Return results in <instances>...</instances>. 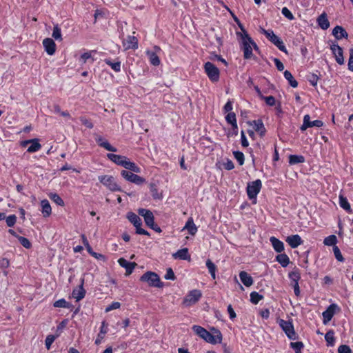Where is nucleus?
I'll return each mask as SVG.
<instances>
[{"mask_svg":"<svg viewBox=\"0 0 353 353\" xmlns=\"http://www.w3.org/2000/svg\"><path fill=\"white\" fill-rule=\"evenodd\" d=\"M123 168L129 170H131L135 173H139L141 172L140 168L138 167L134 163L130 161L128 158L125 161Z\"/></svg>","mask_w":353,"mask_h":353,"instance_id":"obj_33","label":"nucleus"},{"mask_svg":"<svg viewBox=\"0 0 353 353\" xmlns=\"http://www.w3.org/2000/svg\"><path fill=\"white\" fill-rule=\"evenodd\" d=\"M325 339L327 346H333L334 345L335 337L333 330H329L325 335Z\"/></svg>","mask_w":353,"mask_h":353,"instance_id":"obj_38","label":"nucleus"},{"mask_svg":"<svg viewBox=\"0 0 353 353\" xmlns=\"http://www.w3.org/2000/svg\"><path fill=\"white\" fill-rule=\"evenodd\" d=\"M121 174L126 181L135 183L136 185H141L145 181L144 178L129 171L122 170Z\"/></svg>","mask_w":353,"mask_h":353,"instance_id":"obj_10","label":"nucleus"},{"mask_svg":"<svg viewBox=\"0 0 353 353\" xmlns=\"http://www.w3.org/2000/svg\"><path fill=\"white\" fill-rule=\"evenodd\" d=\"M284 77L292 88H296L298 86V82L294 79L290 71L285 70L284 72Z\"/></svg>","mask_w":353,"mask_h":353,"instance_id":"obj_39","label":"nucleus"},{"mask_svg":"<svg viewBox=\"0 0 353 353\" xmlns=\"http://www.w3.org/2000/svg\"><path fill=\"white\" fill-rule=\"evenodd\" d=\"M338 353H352V350L348 345H341L338 348Z\"/></svg>","mask_w":353,"mask_h":353,"instance_id":"obj_58","label":"nucleus"},{"mask_svg":"<svg viewBox=\"0 0 353 353\" xmlns=\"http://www.w3.org/2000/svg\"><path fill=\"white\" fill-rule=\"evenodd\" d=\"M239 277L241 282L246 286L250 287L253 284V279L246 272L241 271L239 273Z\"/></svg>","mask_w":353,"mask_h":353,"instance_id":"obj_27","label":"nucleus"},{"mask_svg":"<svg viewBox=\"0 0 353 353\" xmlns=\"http://www.w3.org/2000/svg\"><path fill=\"white\" fill-rule=\"evenodd\" d=\"M318 80H319V77H318V76H317L316 74H312L310 76V79H309V81H310V83H311L312 85H314V86L316 85L317 82H318Z\"/></svg>","mask_w":353,"mask_h":353,"instance_id":"obj_64","label":"nucleus"},{"mask_svg":"<svg viewBox=\"0 0 353 353\" xmlns=\"http://www.w3.org/2000/svg\"><path fill=\"white\" fill-rule=\"evenodd\" d=\"M52 37L56 40H59V41L62 40L61 29L58 27V26H54L53 32H52Z\"/></svg>","mask_w":353,"mask_h":353,"instance_id":"obj_50","label":"nucleus"},{"mask_svg":"<svg viewBox=\"0 0 353 353\" xmlns=\"http://www.w3.org/2000/svg\"><path fill=\"white\" fill-rule=\"evenodd\" d=\"M18 239L20 243L26 248H30L31 247V243L30 241L23 236H18Z\"/></svg>","mask_w":353,"mask_h":353,"instance_id":"obj_54","label":"nucleus"},{"mask_svg":"<svg viewBox=\"0 0 353 353\" xmlns=\"http://www.w3.org/2000/svg\"><path fill=\"white\" fill-rule=\"evenodd\" d=\"M127 218L134 225L135 228H138V226H141V219L135 213L132 212H128L127 214Z\"/></svg>","mask_w":353,"mask_h":353,"instance_id":"obj_26","label":"nucleus"},{"mask_svg":"<svg viewBox=\"0 0 353 353\" xmlns=\"http://www.w3.org/2000/svg\"><path fill=\"white\" fill-rule=\"evenodd\" d=\"M150 192L152 193V197L154 199H161L162 198V194L159 193L158 190L154 183H151L150 185Z\"/></svg>","mask_w":353,"mask_h":353,"instance_id":"obj_46","label":"nucleus"},{"mask_svg":"<svg viewBox=\"0 0 353 353\" xmlns=\"http://www.w3.org/2000/svg\"><path fill=\"white\" fill-rule=\"evenodd\" d=\"M323 123L321 120H315V121H311L310 117L308 114H306L303 117V123L301 126L300 129H301V130L304 131L308 128H312V127H314V126L319 128V127L323 126Z\"/></svg>","mask_w":353,"mask_h":353,"instance_id":"obj_12","label":"nucleus"},{"mask_svg":"<svg viewBox=\"0 0 353 353\" xmlns=\"http://www.w3.org/2000/svg\"><path fill=\"white\" fill-rule=\"evenodd\" d=\"M332 34L336 39H341L342 38H347L348 34L345 30L340 26H336L332 30Z\"/></svg>","mask_w":353,"mask_h":353,"instance_id":"obj_20","label":"nucleus"},{"mask_svg":"<svg viewBox=\"0 0 353 353\" xmlns=\"http://www.w3.org/2000/svg\"><path fill=\"white\" fill-rule=\"evenodd\" d=\"M105 62L107 65H110L111 68L115 72H119L121 70V62H112L110 59H105Z\"/></svg>","mask_w":353,"mask_h":353,"instance_id":"obj_45","label":"nucleus"},{"mask_svg":"<svg viewBox=\"0 0 353 353\" xmlns=\"http://www.w3.org/2000/svg\"><path fill=\"white\" fill-rule=\"evenodd\" d=\"M55 307H63V308H69L70 303H68L64 299H59L55 301L53 304Z\"/></svg>","mask_w":353,"mask_h":353,"instance_id":"obj_48","label":"nucleus"},{"mask_svg":"<svg viewBox=\"0 0 353 353\" xmlns=\"http://www.w3.org/2000/svg\"><path fill=\"white\" fill-rule=\"evenodd\" d=\"M305 161V158L301 155H294L291 154L289 157V163L290 165H294L299 163H303Z\"/></svg>","mask_w":353,"mask_h":353,"instance_id":"obj_36","label":"nucleus"},{"mask_svg":"<svg viewBox=\"0 0 353 353\" xmlns=\"http://www.w3.org/2000/svg\"><path fill=\"white\" fill-rule=\"evenodd\" d=\"M55 340V336L54 335H48L45 341L46 347L48 350H50L51 345Z\"/></svg>","mask_w":353,"mask_h":353,"instance_id":"obj_57","label":"nucleus"},{"mask_svg":"<svg viewBox=\"0 0 353 353\" xmlns=\"http://www.w3.org/2000/svg\"><path fill=\"white\" fill-rule=\"evenodd\" d=\"M281 13L289 20H293L294 19L292 13L286 7L282 8Z\"/></svg>","mask_w":353,"mask_h":353,"instance_id":"obj_55","label":"nucleus"},{"mask_svg":"<svg viewBox=\"0 0 353 353\" xmlns=\"http://www.w3.org/2000/svg\"><path fill=\"white\" fill-rule=\"evenodd\" d=\"M107 157L110 161L114 162V163H116V164H117L119 165H121L123 167L125 161V160L127 159L126 157L121 156V155H118V154H112V153L108 154H107Z\"/></svg>","mask_w":353,"mask_h":353,"instance_id":"obj_19","label":"nucleus"},{"mask_svg":"<svg viewBox=\"0 0 353 353\" xmlns=\"http://www.w3.org/2000/svg\"><path fill=\"white\" fill-rule=\"evenodd\" d=\"M241 39L243 57L245 59H249L252 56V48L257 50L259 48L246 32H243V34L241 35Z\"/></svg>","mask_w":353,"mask_h":353,"instance_id":"obj_2","label":"nucleus"},{"mask_svg":"<svg viewBox=\"0 0 353 353\" xmlns=\"http://www.w3.org/2000/svg\"><path fill=\"white\" fill-rule=\"evenodd\" d=\"M270 241L276 252H281L284 250L283 243L279 240L278 239H276V237H270Z\"/></svg>","mask_w":353,"mask_h":353,"instance_id":"obj_29","label":"nucleus"},{"mask_svg":"<svg viewBox=\"0 0 353 353\" xmlns=\"http://www.w3.org/2000/svg\"><path fill=\"white\" fill-rule=\"evenodd\" d=\"M336 242H337L336 236L334 234L328 236L327 237L325 238V239L323 241V243L327 246H332V245L336 246L335 245H336Z\"/></svg>","mask_w":353,"mask_h":353,"instance_id":"obj_44","label":"nucleus"},{"mask_svg":"<svg viewBox=\"0 0 353 353\" xmlns=\"http://www.w3.org/2000/svg\"><path fill=\"white\" fill-rule=\"evenodd\" d=\"M286 242L292 248H297L299 245H300L303 243L301 238L298 234H294V235L288 236L286 239Z\"/></svg>","mask_w":353,"mask_h":353,"instance_id":"obj_18","label":"nucleus"},{"mask_svg":"<svg viewBox=\"0 0 353 353\" xmlns=\"http://www.w3.org/2000/svg\"><path fill=\"white\" fill-rule=\"evenodd\" d=\"M225 119L228 123L232 125L234 129L237 128L236 115L234 112H229L225 117Z\"/></svg>","mask_w":353,"mask_h":353,"instance_id":"obj_40","label":"nucleus"},{"mask_svg":"<svg viewBox=\"0 0 353 353\" xmlns=\"http://www.w3.org/2000/svg\"><path fill=\"white\" fill-rule=\"evenodd\" d=\"M263 298V296L256 292H252L250 294V301L254 304H257Z\"/></svg>","mask_w":353,"mask_h":353,"instance_id":"obj_47","label":"nucleus"},{"mask_svg":"<svg viewBox=\"0 0 353 353\" xmlns=\"http://www.w3.org/2000/svg\"><path fill=\"white\" fill-rule=\"evenodd\" d=\"M119 264L125 269V275L128 276L132 274L134 268L137 265L135 262H129L123 258H120L118 260Z\"/></svg>","mask_w":353,"mask_h":353,"instance_id":"obj_15","label":"nucleus"},{"mask_svg":"<svg viewBox=\"0 0 353 353\" xmlns=\"http://www.w3.org/2000/svg\"><path fill=\"white\" fill-rule=\"evenodd\" d=\"M121 307L119 302H113L108 307L105 308V312H108L112 310L118 309Z\"/></svg>","mask_w":353,"mask_h":353,"instance_id":"obj_59","label":"nucleus"},{"mask_svg":"<svg viewBox=\"0 0 353 353\" xmlns=\"http://www.w3.org/2000/svg\"><path fill=\"white\" fill-rule=\"evenodd\" d=\"M290 346L295 350L296 353H300L303 347L302 342H294L290 343Z\"/></svg>","mask_w":353,"mask_h":353,"instance_id":"obj_53","label":"nucleus"},{"mask_svg":"<svg viewBox=\"0 0 353 353\" xmlns=\"http://www.w3.org/2000/svg\"><path fill=\"white\" fill-rule=\"evenodd\" d=\"M276 261L283 266L286 267L290 263V259L285 254H281L276 256Z\"/></svg>","mask_w":353,"mask_h":353,"instance_id":"obj_41","label":"nucleus"},{"mask_svg":"<svg viewBox=\"0 0 353 353\" xmlns=\"http://www.w3.org/2000/svg\"><path fill=\"white\" fill-rule=\"evenodd\" d=\"M262 183L260 179H257L248 183L247 187L248 196L250 199H256L257 194L261 190Z\"/></svg>","mask_w":353,"mask_h":353,"instance_id":"obj_8","label":"nucleus"},{"mask_svg":"<svg viewBox=\"0 0 353 353\" xmlns=\"http://www.w3.org/2000/svg\"><path fill=\"white\" fill-rule=\"evenodd\" d=\"M80 121H81L82 124L86 126L88 128L92 129L93 128L92 123L85 117H81Z\"/></svg>","mask_w":353,"mask_h":353,"instance_id":"obj_60","label":"nucleus"},{"mask_svg":"<svg viewBox=\"0 0 353 353\" xmlns=\"http://www.w3.org/2000/svg\"><path fill=\"white\" fill-rule=\"evenodd\" d=\"M205 72L212 82L219 80L220 72L219 68L211 62H206L204 65Z\"/></svg>","mask_w":353,"mask_h":353,"instance_id":"obj_6","label":"nucleus"},{"mask_svg":"<svg viewBox=\"0 0 353 353\" xmlns=\"http://www.w3.org/2000/svg\"><path fill=\"white\" fill-rule=\"evenodd\" d=\"M84 279H81V285L78 289H74L72 292V296L78 301L84 298L85 291L83 288Z\"/></svg>","mask_w":353,"mask_h":353,"instance_id":"obj_21","label":"nucleus"},{"mask_svg":"<svg viewBox=\"0 0 353 353\" xmlns=\"http://www.w3.org/2000/svg\"><path fill=\"white\" fill-rule=\"evenodd\" d=\"M233 154L234 158L239 162V165H242L244 163L245 160L243 153L239 151H234L233 152Z\"/></svg>","mask_w":353,"mask_h":353,"instance_id":"obj_49","label":"nucleus"},{"mask_svg":"<svg viewBox=\"0 0 353 353\" xmlns=\"http://www.w3.org/2000/svg\"><path fill=\"white\" fill-rule=\"evenodd\" d=\"M260 32L265 34V37L281 51L288 54L287 49L283 41L278 36H276L272 30H265L263 28L260 27Z\"/></svg>","mask_w":353,"mask_h":353,"instance_id":"obj_4","label":"nucleus"},{"mask_svg":"<svg viewBox=\"0 0 353 353\" xmlns=\"http://www.w3.org/2000/svg\"><path fill=\"white\" fill-rule=\"evenodd\" d=\"M30 143V146L28 148L27 151L30 153H32L39 150L41 148V144L39 143V140L37 139H29L24 141L22 143L23 146H26L27 144Z\"/></svg>","mask_w":353,"mask_h":353,"instance_id":"obj_17","label":"nucleus"},{"mask_svg":"<svg viewBox=\"0 0 353 353\" xmlns=\"http://www.w3.org/2000/svg\"><path fill=\"white\" fill-rule=\"evenodd\" d=\"M330 49L335 57L337 63H339V65H343L344 63V57L342 48H341L337 44L333 43L330 46Z\"/></svg>","mask_w":353,"mask_h":353,"instance_id":"obj_13","label":"nucleus"},{"mask_svg":"<svg viewBox=\"0 0 353 353\" xmlns=\"http://www.w3.org/2000/svg\"><path fill=\"white\" fill-rule=\"evenodd\" d=\"M164 278L167 280L174 281L175 279V275L172 268H169L167 269Z\"/></svg>","mask_w":353,"mask_h":353,"instance_id":"obj_56","label":"nucleus"},{"mask_svg":"<svg viewBox=\"0 0 353 353\" xmlns=\"http://www.w3.org/2000/svg\"><path fill=\"white\" fill-rule=\"evenodd\" d=\"M123 46L125 50L129 49H137V38L134 36H128L127 38L123 41Z\"/></svg>","mask_w":353,"mask_h":353,"instance_id":"obj_14","label":"nucleus"},{"mask_svg":"<svg viewBox=\"0 0 353 353\" xmlns=\"http://www.w3.org/2000/svg\"><path fill=\"white\" fill-rule=\"evenodd\" d=\"M172 256L174 259H182V260H186V259H190V256L188 254V248H183V249L178 250L176 252H175L172 254Z\"/></svg>","mask_w":353,"mask_h":353,"instance_id":"obj_28","label":"nucleus"},{"mask_svg":"<svg viewBox=\"0 0 353 353\" xmlns=\"http://www.w3.org/2000/svg\"><path fill=\"white\" fill-rule=\"evenodd\" d=\"M183 230H187L190 234L194 235L197 232V227L194 223L193 219L192 217L189 218L183 228Z\"/></svg>","mask_w":353,"mask_h":353,"instance_id":"obj_25","label":"nucleus"},{"mask_svg":"<svg viewBox=\"0 0 353 353\" xmlns=\"http://www.w3.org/2000/svg\"><path fill=\"white\" fill-rule=\"evenodd\" d=\"M336 307V305L332 304L330 305L328 308L323 312V322L324 323H327L329 322L334 316V308Z\"/></svg>","mask_w":353,"mask_h":353,"instance_id":"obj_24","label":"nucleus"},{"mask_svg":"<svg viewBox=\"0 0 353 353\" xmlns=\"http://www.w3.org/2000/svg\"><path fill=\"white\" fill-rule=\"evenodd\" d=\"M317 23L320 28L323 30H327L330 27V22L327 19V14L323 12L318 18Z\"/></svg>","mask_w":353,"mask_h":353,"instance_id":"obj_23","label":"nucleus"},{"mask_svg":"<svg viewBox=\"0 0 353 353\" xmlns=\"http://www.w3.org/2000/svg\"><path fill=\"white\" fill-rule=\"evenodd\" d=\"M206 266H207L208 271H209L210 274H211L212 279H216V267L214 265V263H212V261L211 260L208 259L206 261Z\"/></svg>","mask_w":353,"mask_h":353,"instance_id":"obj_42","label":"nucleus"},{"mask_svg":"<svg viewBox=\"0 0 353 353\" xmlns=\"http://www.w3.org/2000/svg\"><path fill=\"white\" fill-rule=\"evenodd\" d=\"M6 224L8 227H12L17 222V216L14 214H12L6 217Z\"/></svg>","mask_w":353,"mask_h":353,"instance_id":"obj_51","label":"nucleus"},{"mask_svg":"<svg viewBox=\"0 0 353 353\" xmlns=\"http://www.w3.org/2000/svg\"><path fill=\"white\" fill-rule=\"evenodd\" d=\"M48 196L57 205L61 207L64 206L65 203L63 200L57 193L50 192V194H48Z\"/></svg>","mask_w":353,"mask_h":353,"instance_id":"obj_35","label":"nucleus"},{"mask_svg":"<svg viewBox=\"0 0 353 353\" xmlns=\"http://www.w3.org/2000/svg\"><path fill=\"white\" fill-rule=\"evenodd\" d=\"M348 67L350 70L353 71V49H350V58L348 60Z\"/></svg>","mask_w":353,"mask_h":353,"instance_id":"obj_63","label":"nucleus"},{"mask_svg":"<svg viewBox=\"0 0 353 353\" xmlns=\"http://www.w3.org/2000/svg\"><path fill=\"white\" fill-rule=\"evenodd\" d=\"M140 281L146 283L150 287L162 288L163 286L159 275L151 271L144 273L140 277Z\"/></svg>","mask_w":353,"mask_h":353,"instance_id":"obj_3","label":"nucleus"},{"mask_svg":"<svg viewBox=\"0 0 353 353\" xmlns=\"http://www.w3.org/2000/svg\"><path fill=\"white\" fill-rule=\"evenodd\" d=\"M41 212L43 217H48L52 214V208L49 201L43 199L41 201Z\"/></svg>","mask_w":353,"mask_h":353,"instance_id":"obj_22","label":"nucleus"},{"mask_svg":"<svg viewBox=\"0 0 353 353\" xmlns=\"http://www.w3.org/2000/svg\"><path fill=\"white\" fill-rule=\"evenodd\" d=\"M99 181L110 191H121L120 186L117 183L114 176L110 175H101L98 176Z\"/></svg>","mask_w":353,"mask_h":353,"instance_id":"obj_5","label":"nucleus"},{"mask_svg":"<svg viewBox=\"0 0 353 353\" xmlns=\"http://www.w3.org/2000/svg\"><path fill=\"white\" fill-rule=\"evenodd\" d=\"M138 213L143 217L144 221L148 227L153 226V223H154V216L150 210L144 208H139L138 210Z\"/></svg>","mask_w":353,"mask_h":353,"instance_id":"obj_11","label":"nucleus"},{"mask_svg":"<svg viewBox=\"0 0 353 353\" xmlns=\"http://www.w3.org/2000/svg\"><path fill=\"white\" fill-rule=\"evenodd\" d=\"M107 332H108V328H107L105 321H103V322H102L100 332L98 334L97 337L95 340L96 345L101 344V343L102 340L104 339V336L107 333Z\"/></svg>","mask_w":353,"mask_h":353,"instance_id":"obj_32","label":"nucleus"},{"mask_svg":"<svg viewBox=\"0 0 353 353\" xmlns=\"http://www.w3.org/2000/svg\"><path fill=\"white\" fill-rule=\"evenodd\" d=\"M146 54L148 55L150 62L152 65L158 66L160 64V59L156 52L148 50L146 51Z\"/></svg>","mask_w":353,"mask_h":353,"instance_id":"obj_31","label":"nucleus"},{"mask_svg":"<svg viewBox=\"0 0 353 353\" xmlns=\"http://www.w3.org/2000/svg\"><path fill=\"white\" fill-rule=\"evenodd\" d=\"M202 296V293L199 290H192L184 297L183 305L185 307L191 306L199 301Z\"/></svg>","mask_w":353,"mask_h":353,"instance_id":"obj_7","label":"nucleus"},{"mask_svg":"<svg viewBox=\"0 0 353 353\" xmlns=\"http://www.w3.org/2000/svg\"><path fill=\"white\" fill-rule=\"evenodd\" d=\"M279 325L290 339H296V333L294 332V326L292 322L281 319L279 321Z\"/></svg>","mask_w":353,"mask_h":353,"instance_id":"obj_9","label":"nucleus"},{"mask_svg":"<svg viewBox=\"0 0 353 353\" xmlns=\"http://www.w3.org/2000/svg\"><path fill=\"white\" fill-rule=\"evenodd\" d=\"M96 141L101 147L105 148L108 151H110V152H117V151L116 148L112 146L107 141H104L101 137H99L97 139H96Z\"/></svg>","mask_w":353,"mask_h":353,"instance_id":"obj_30","label":"nucleus"},{"mask_svg":"<svg viewBox=\"0 0 353 353\" xmlns=\"http://www.w3.org/2000/svg\"><path fill=\"white\" fill-rule=\"evenodd\" d=\"M192 330L196 335L207 343L214 345L221 343L222 341V334L219 330L214 327L211 328L212 333L200 325H193Z\"/></svg>","mask_w":353,"mask_h":353,"instance_id":"obj_1","label":"nucleus"},{"mask_svg":"<svg viewBox=\"0 0 353 353\" xmlns=\"http://www.w3.org/2000/svg\"><path fill=\"white\" fill-rule=\"evenodd\" d=\"M274 62L278 70L282 71L284 69L283 63L277 58L274 59Z\"/></svg>","mask_w":353,"mask_h":353,"instance_id":"obj_62","label":"nucleus"},{"mask_svg":"<svg viewBox=\"0 0 353 353\" xmlns=\"http://www.w3.org/2000/svg\"><path fill=\"white\" fill-rule=\"evenodd\" d=\"M263 98L264 99L265 103L268 105L272 106L275 104V99L274 97L269 96V97H263Z\"/></svg>","mask_w":353,"mask_h":353,"instance_id":"obj_61","label":"nucleus"},{"mask_svg":"<svg viewBox=\"0 0 353 353\" xmlns=\"http://www.w3.org/2000/svg\"><path fill=\"white\" fill-rule=\"evenodd\" d=\"M43 45L48 54L53 55L55 53L56 44L53 39L50 38L44 39L43 41Z\"/></svg>","mask_w":353,"mask_h":353,"instance_id":"obj_16","label":"nucleus"},{"mask_svg":"<svg viewBox=\"0 0 353 353\" xmlns=\"http://www.w3.org/2000/svg\"><path fill=\"white\" fill-rule=\"evenodd\" d=\"M254 129L259 133L261 137L264 136L266 132L264 125L261 120L254 121Z\"/></svg>","mask_w":353,"mask_h":353,"instance_id":"obj_34","label":"nucleus"},{"mask_svg":"<svg viewBox=\"0 0 353 353\" xmlns=\"http://www.w3.org/2000/svg\"><path fill=\"white\" fill-rule=\"evenodd\" d=\"M339 204L340 206L347 212H351V206L347 199L343 195H339Z\"/></svg>","mask_w":353,"mask_h":353,"instance_id":"obj_37","label":"nucleus"},{"mask_svg":"<svg viewBox=\"0 0 353 353\" xmlns=\"http://www.w3.org/2000/svg\"><path fill=\"white\" fill-rule=\"evenodd\" d=\"M333 251H334V254L336 259L339 261L343 262L344 261V258L343 257V256L341 254L340 249L337 246H334Z\"/></svg>","mask_w":353,"mask_h":353,"instance_id":"obj_52","label":"nucleus"},{"mask_svg":"<svg viewBox=\"0 0 353 353\" xmlns=\"http://www.w3.org/2000/svg\"><path fill=\"white\" fill-rule=\"evenodd\" d=\"M289 278L292 283L299 282L301 279L300 271L298 269H294L289 273Z\"/></svg>","mask_w":353,"mask_h":353,"instance_id":"obj_43","label":"nucleus"}]
</instances>
